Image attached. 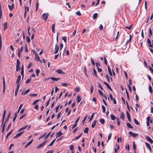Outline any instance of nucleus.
Instances as JSON below:
<instances>
[{"mask_svg": "<svg viewBox=\"0 0 153 153\" xmlns=\"http://www.w3.org/2000/svg\"><path fill=\"white\" fill-rule=\"evenodd\" d=\"M55 24H53L52 26V30L53 33H55Z\"/></svg>", "mask_w": 153, "mask_h": 153, "instance_id": "obj_23", "label": "nucleus"}, {"mask_svg": "<svg viewBox=\"0 0 153 153\" xmlns=\"http://www.w3.org/2000/svg\"><path fill=\"white\" fill-rule=\"evenodd\" d=\"M11 125H12V124H11V123H10V124H9V125L7 127V128L6 129V130L7 131H8L10 127L11 126Z\"/></svg>", "mask_w": 153, "mask_h": 153, "instance_id": "obj_55", "label": "nucleus"}, {"mask_svg": "<svg viewBox=\"0 0 153 153\" xmlns=\"http://www.w3.org/2000/svg\"><path fill=\"white\" fill-rule=\"evenodd\" d=\"M2 47V41L1 37V35H0V51H1Z\"/></svg>", "mask_w": 153, "mask_h": 153, "instance_id": "obj_35", "label": "nucleus"}, {"mask_svg": "<svg viewBox=\"0 0 153 153\" xmlns=\"http://www.w3.org/2000/svg\"><path fill=\"white\" fill-rule=\"evenodd\" d=\"M51 79L52 80H53L55 81H58V80L60 79V78H56L55 77H51Z\"/></svg>", "mask_w": 153, "mask_h": 153, "instance_id": "obj_25", "label": "nucleus"}, {"mask_svg": "<svg viewBox=\"0 0 153 153\" xmlns=\"http://www.w3.org/2000/svg\"><path fill=\"white\" fill-rule=\"evenodd\" d=\"M36 57H35V60L37 61H39L42 63V61L40 60L39 56L38 55L37 53H36Z\"/></svg>", "mask_w": 153, "mask_h": 153, "instance_id": "obj_7", "label": "nucleus"}, {"mask_svg": "<svg viewBox=\"0 0 153 153\" xmlns=\"http://www.w3.org/2000/svg\"><path fill=\"white\" fill-rule=\"evenodd\" d=\"M24 131H22L20 132L19 133H17L16 134L17 135V136L18 137L20 136L23 133Z\"/></svg>", "mask_w": 153, "mask_h": 153, "instance_id": "obj_54", "label": "nucleus"}, {"mask_svg": "<svg viewBox=\"0 0 153 153\" xmlns=\"http://www.w3.org/2000/svg\"><path fill=\"white\" fill-rule=\"evenodd\" d=\"M21 78V76L20 75H19L18 76L17 80H16V82L17 84V85H19L20 84H19V82Z\"/></svg>", "mask_w": 153, "mask_h": 153, "instance_id": "obj_4", "label": "nucleus"}, {"mask_svg": "<svg viewBox=\"0 0 153 153\" xmlns=\"http://www.w3.org/2000/svg\"><path fill=\"white\" fill-rule=\"evenodd\" d=\"M98 14L97 13H94L93 17V19H96L97 17Z\"/></svg>", "mask_w": 153, "mask_h": 153, "instance_id": "obj_30", "label": "nucleus"}, {"mask_svg": "<svg viewBox=\"0 0 153 153\" xmlns=\"http://www.w3.org/2000/svg\"><path fill=\"white\" fill-rule=\"evenodd\" d=\"M39 101V100H36L32 103L33 105H36Z\"/></svg>", "mask_w": 153, "mask_h": 153, "instance_id": "obj_53", "label": "nucleus"}, {"mask_svg": "<svg viewBox=\"0 0 153 153\" xmlns=\"http://www.w3.org/2000/svg\"><path fill=\"white\" fill-rule=\"evenodd\" d=\"M23 106V104H21L19 107V108L17 111V113H19L20 110L21 109V108H22V107Z\"/></svg>", "mask_w": 153, "mask_h": 153, "instance_id": "obj_44", "label": "nucleus"}, {"mask_svg": "<svg viewBox=\"0 0 153 153\" xmlns=\"http://www.w3.org/2000/svg\"><path fill=\"white\" fill-rule=\"evenodd\" d=\"M46 142L47 141H45L43 143L39 145L38 146L36 147V148H39L42 147L46 143Z\"/></svg>", "mask_w": 153, "mask_h": 153, "instance_id": "obj_8", "label": "nucleus"}, {"mask_svg": "<svg viewBox=\"0 0 153 153\" xmlns=\"http://www.w3.org/2000/svg\"><path fill=\"white\" fill-rule=\"evenodd\" d=\"M149 91L150 92L152 93V89L151 85H149Z\"/></svg>", "mask_w": 153, "mask_h": 153, "instance_id": "obj_50", "label": "nucleus"}, {"mask_svg": "<svg viewBox=\"0 0 153 153\" xmlns=\"http://www.w3.org/2000/svg\"><path fill=\"white\" fill-rule=\"evenodd\" d=\"M111 119L112 120H114L116 118L115 116L113 114H111L110 115Z\"/></svg>", "mask_w": 153, "mask_h": 153, "instance_id": "obj_36", "label": "nucleus"}, {"mask_svg": "<svg viewBox=\"0 0 153 153\" xmlns=\"http://www.w3.org/2000/svg\"><path fill=\"white\" fill-rule=\"evenodd\" d=\"M17 64L16 66H20V61L19 60V59H17L16 60Z\"/></svg>", "mask_w": 153, "mask_h": 153, "instance_id": "obj_41", "label": "nucleus"}, {"mask_svg": "<svg viewBox=\"0 0 153 153\" xmlns=\"http://www.w3.org/2000/svg\"><path fill=\"white\" fill-rule=\"evenodd\" d=\"M133 148L134 150H135L136 149V146L134 142L133 143Z\"/></svg>", "mask_w": 153, "mask_h": 153, "instance_id": "obj_48", "label": "nucleus"}, {"mask_svg": "<svg viewBox=\"0 0 153 153\" xmlns=\"http://www.w3.org/2000/svg\"><path fill=\"white\" fill-rule=\"evenodd\" d=\"M120 149V146L119 145H118L117 147V148L115 149L114 152L115 153H117V150H119Z\"/></svg>", "mask_w": 153, "mask_h": 153, "instance_id": "obj_49", "label": "nucleus"}, {"mask_svg": "<svg viewBox=\"0 0 153 153\" xmlns=\"http://www.w3.org/2000/svg\"><path fill=\"white\" fill-rule=\"evenodd\" d=\"M94 90V87L92 84L91 85V93H92L93 92Z\"/></svg>", "mask_w": 153, "mask_h": 153, "instance_id": "obj_61", "label": "nucleus"}, {"mask_svg": "<svg viewBox=\"0 0 153 153\" xmlns=\"http://www.w3.org/2000/svg\"><path fill=\"white\" fill-rule=\"evenodd\" d=\"M126 113L127 116L128 120L129 122H131V117H130V114L128 111H126Z\"/></svg>", "mask_w": 153, "mask_h": 153, "instance_id": "obj_12", "label": "nucleus"}, {"mask_svg": "<svg viewBox=\"0 0 153 153\" xmlns=\"http://www.w3.org/2000/svg\"><path fill=\"white\" fill-rule=\"evenodd\" d=\"M31 80V78H29V79H27V80H26L25 82L26 84H28V83H29V82H30Z\"/></svg>", "mask_w": 153, "mask_h": 153, "instance_id": "obj_57", "label": "nucleus"}, {"mask_svg": "<svg viewBox=\"0 0 153 153\" xmlns=\"http://www.w3.org/2000/svg\"><path fill=\"white\" fill-rule=\"evenodd\" d=\"M149 37L150 38L151 37V36L152 35V30L151 28H149Z\"/></svg>", "mask_w": 153, "mask_h": 153, "instance_id": "obj_24", "label": "nucleus"}, {"mask_svg": "<svg viewBox=\"0 0 153 153\" xmlns=\"http://www.w3.org/2000/svg\"><path fill=\"white\" fill-rule=\"evenodd\" d=\"M128 134L130 135H131L133 137H136L137 136V134L133 133L131 131H130L128 132Z\"/></svg>", "mask_w": 153, "mask_h": 153, "instance_id": "obj_2", "label": "nucleus"}, {"mask_svg": "<svg viewBox=\"0 0 153 153\" xmlns=\"http://www.w3.org/2000/svg\"><path fill=\"white\" fill-rule=\"evenodd\" d=\"M80 88L78 87H76L75 88V91L76 92H79V91Z\"/></svg>", "mask_w": 153, "mask_h": 153, "instance_id": "obj_63", "label": "nucleus"}, {"mask_svg": "<svg viewBox=\"0 0 153 153\" xmlns=\"http://www.w3.org/2000/svg\"><path fill=\"white\" fill-rule=\"evenodd\" d=\"M8 27L7 22L4 23V30H5Z\"/></svg>", "mask_w": 153, "mask_h": 153, "instance_id": "obj_13", "label": "nucleus"}, {"mask_svg": "<svg viewBox=\"0 0 153 153\" xmlns=\"http://www.w3.org/2000/svg\"><path fill=\"white\" fill-rule=\"evenodd\" d=\"M5 117V114H3V117H2V121L1 125H2L3 123H4V120Z\"/></svg>", "mask_w": 153, "mask_h": 153, "instance_id": "obj_52", "label": "nucleus"}, {"mask_svg": "<svg viewBox=\"0 0 153 153\" xmlns=\"http://www.w3.org/2000/svg\"><path fill=\"white\" fill-rule=\"evenodd\" d=\"M62 39L64 40L65 42H67V38L66 36H64L62 37Z\"/></svg>", "mask_w": 153, "mask_h": 153, "instance_id": "obj_46", "label": "nucleus"}, {"mask_svg": "<svg viewBox=\"0 0 153 153\" xmlns=\"http://www.w3.org/2000/svg\"><path fill=\"white\" fill-rule=\"evenodd\" d=\"M27 126H28V125H25L24 127L20 128V129H19L18 131H22V130H23L24 129H26L27 127Z\"/></svg>", "mask_w": 153, "mask_h": 153, "instance_id": "obj_22", "label": "nucleus"}, {"mask_svg": "<svg viewBox=\"0 0 153 153\" xmlns=\"http://www.w3.org/2000/svg\"><path fill=\"white\" fill-rule=\"evenodd\" d=\"M102 112L103 113H105V110H106V108H105V106L103 105H102Z\"/></svg>", "mask_w": 153, "mask_h": 153, "instance_id": "obj_33", "label": "nucleus"}, {"mask_svg": "<svg viewBox=\"0 0 153 153\" xmlns=\"http://www.w3.org/2000/svg\"><path fill=\"white\" fill-rule=\"evenodd\" d=\"M94 73H93V74H94L95 76H96V77H97V71L94 68L93 69Z\"/></svg>", "mask_w": 153, "mask_h": 153, "instance_id": "obj_42", "label": "nucleus"}, {"mask_svg": "<svg viewBox=\"0 0 153 153\" xmlns=\"http://www.w3.org/2000/svg\"><path fill=\"white\" fill-rule=\"evenodd\" d=\"M46 134H47L46 133H45L41 135L40 136V137H39V139H40L41 138H44L45 136L46 135Z\"/></svg>", "mask_w": 153, "mask_h": 153, "instance_id": "obj_34", "label": "nucleus"}, {"mask_svg": "<svg viewBox=\"0 0 153 153\" xmlns=\"http://www.w3.org/2000/svg\"><path fill=\"white\" fill-rule=\"evenodd\" d=\"M80 117H78L75 122V124L72 127V129H73L77 125V123L79 121Z\"/></svg>", "mask_w": 153, "mask_h": 153, "instance_id": "obj_3", "label": "nucleus"}, {"mask_svg": "<svg viewBox=\"0 0 153 153\" xmlns=\"http://www.w3.org/2000/svg\"><path fill=\"white\" fill-rule=\"evenodd\" d=\"M76 14L77 15L80 16L81 15V13L79 11H77L76 12Z\"/></svg>", "mask_w": 153, "mask_h": 153, "instance_id": "obj_64", "label": "nucleus"}, {"mask_svg": "<svg viewBox=\"0 0 153 153\" xmlns=\"http://www.w3.org/2000/svg\"><path fill=\"white\" fill-rule=\"evenodd\" d=\"M55 71L59 74H65V73L61 69H58Z\"/></svg>", "mask_w": 153, "mask_h": 153, "instance_id": "obj_9", "label": "nucleus"}, {"mask_svg": "<svg viewBox=\"0 0 153 153\" xmlns=\"http://www.w3.org/2000/svg\"><path fill=\"white\" fill-rule=\"evenodd\" d=\"M62 134L61 131L57 132L56 134V138L60 137Z\"/></svg>", "mask_w": 153, "mask_h": 153, "instance_id": "obj_11", "label": "nucleus"}, {"mask_svg": "<svg viewBox=\"0 0 153 153\" xmlns=\"http://www.w3.org/2000/svg\"><path fill=\"white\" fill-rule=\"evenodd\" d=\"M51 133V132H50L48 133V134L47 135H46V136H45V140L50 135Z\"/></svg>", "mask_w": 153, "mask_h": 153, "instance_id": "obj_62", "label": "nucleus"}, {"mask_svg": "<svg viewBox=\"0 0 153 153\" xmlns=\"http://www.w3.org/2000/svg\"><path fill=\"white\" fill-rule=\"evenodd\" d=\"M49 16V14L48 13H44L42 15V18L43 20L46 21Z\"/></svg>", "mask_w": 153, "mask_h": 153, "instance_id": "obj_1", "label": "nucleus"}, {"mask_svg": "<svg viewBox=\"0 0 153 153\" xmlns=\"http://www.w3.org/2000/svg\"><path fill=\"white\" fill-rule=\"evenodd\" d=\"M20 86L19 85H17V87L16 88V90H15V96H16L17 94V93L18 92V91L19 90V88Z\"/></svg>", "mask_w": 153, "mask_h": 153, "instance_id": "obj_16", "label": "nucleus"}, {"mask_svg": "<svg viewBox=\"0 0 153 153\" xmlns=\"http://www.w3.org/2000/svg\"><path fill=\"white\" fill-rule=\"evenodd\" d=\"M120 118L122 119L123 120H124V114L122 112H121L120 113Z\"/></svg>", "mask_w": 153, "mask_h": 153, "instance_id": "obj_27", "label": "nucleus"}, {"mask_svg": "<svg viewBox=\"0 0 153 153\" xmlns=\"http://www.w3.org/2000/svg\"><path fill=\"white\" fill-rule=\"evenodd\" d=\"M146 139L149 142L151 140V138L148 136H146L145 137Z\"/></svg>", "mask_w": 153, "mask_h": 153, "instance_id": "obj_45", "label": "nucleus"}, {"mask_svg": "<svg viewBox=\"0 0 153 153\" xmlns=\"http://www.w3.org/2000/svg\"><path fill=\"white\" fill-rule=\"evenodd\" d=\"M147 42L149 44V47H150V48H152L153 47V46H152V45H151V41L149 39H147Z\"/></svg>", "mask_w": 153, "mask_h": 153, "instance_id": "obj_15", "label": "nucleus"}, {"mask_svg": "<svg viewBox=\"0 0 153 153\" xmlns=\"http://www.w3.org/2000/svg\"><path fill=\"white\" fill-rule=\"evenodd\" d=\"M39 3L38 2V0H37L36 3V12L37 11L38 8V7H39Z\"/></svg>", "mask_w": 153, "mask_h": 153, "instance_id": "obj_21", "label": "nucleus"}, {"mask_svg": "<svg viewBox=\"0 0 153 153\" xmlns=\"http://www.w3.org/2000/svg\"><path fill=\"white\" fill-rule=\"evenodd\" d=\"M8 7L9 9L10 10H13V4H12L11 5H8Z\"/></svg>", "mask_w": 153, "mask_h": 153, "instance_id": "obj_37", "label": "nucleus"}, {"mask_svg": "<svg viewBox=\"0 0 153 153\" xmlns=\"http://www.w3.org/2000/svg\"><path fill=\"white\" fill-rule=\"evenodd\" d=\"M126 125L127 127L128 128H134V127L133 126H132L130 123H126Z\"/></svg>", "mask_w": 153, "mask_h": 153, "instance_id": "obj_18", "label": "nucleus"}, {"mask_svg": "<svg viewBox=\"0 0 153 153\" xmlns=\"http://www.w3.org/2000/svg\"><path fill=\"white\" fill-rule=\"evenodd\" d=\"M56 140V138L53 140L51 143L49 145H48V147L49 146H52L53 145V143L55 142V141Z\"/></svg>", "mask_w": 153, "mask_h": 153, "instance_id": "obj_26", "label": "nucleus"}, {"mask_svg": "<svg viewBox=\"0 0 153 153\" xmlns=\"http://www.w3.org/2000/svg\"><path fill=\"white\" fill-rule=\"evenodd\" d=\"M3 93H4L5 90V80L4 76L3 77Z\"/></svg>", "mask_w": 153, "mask_h": 153, "instance_id": "obj_5", "label": "nucleus"}, {"mask_svg": "<svg viewBox=\"0 0 153 153\" xmlns=\"http://www.w3.org/2000/svg\"><path fill=\"white\" fill-rule=\"evenodd\" d=\"M40 72V71L39 69H36V74L37 76L38 75Z\"/></svg>", "mask_w": 153, "mask_h": 153, "instance_id": "obj_58", "label": "nucleus"}, {"mask_svg": "<svg viewBox=\"0 0 153 153\" xmlns=\"http://www.w3.org/2000/svg\"><path fill=\"white\" fill-rule=\"evenodd\" d=\"M69 147L70 150L71 151L74 150L73 149H74V146L73 145H70Z\"/></svg>", "mask_w": 153, "mask_h": 153, "instance_id": "obj_47", "label": "nucleus"}, {"mask_svg": "<svg viewBox=\"0 0 153 153\" xmlns=\"http://www.w3.org/2000/svg\"><path fill=\"white\" fill-rule=\"evenodd\" d=\"M105 120L104 119H101L100 120V122L102 124H103L105 122Z\"/></svg>", "mask_w": 153, "mask_h": 153, "instance_id": "obj_43", "label": "nucleus"}, {"mask_svg": "<svg viewBox=\"0 0 153 153\" xmlns=\"http://www.w3.org/2000/svg\"><path fill=\"white\" fill-rule=\"evenodd\" d=\"M26 41L27 43H29L30 42V38L28 36L26 37Z\"/></svg>", "mask_w": 153, "mask_h": 153, "instance_id": "obj_38", "label": "nucleus"}, {"mask_svg": "<svg viewBox=\"0 0 153 153\" xmlns=\"http://www.w3.org/2000/svg\"><path fill=\"white\" fill-rule=\"evenodd\" d=\"M88 130H89V129H88V128L87 127H86L85 128V129L84 131V133H86L87 134L88 133Z\"/></svg>", "mask_w": 153, "mask_h": 153, "instance_id": "obj_31", "label": "nucleus"}, {"mask_svg": "<svg viewBox=\"0 0 153 153\" xmlns=\"http://www.w3.org/2000/svg\"><path fill=\"white\" fill-rule=\"evenodd\" d=\"M111 135H112V134L111 133H110L109 135H108V141H107V142H108V140L111 139Z\"/></svg>", "mask_w": 153, "mask_h": 153, "instance_id": "obj_56", "label": "nucleus"}, {"mask_svg": "<svg viewBox=\"0 0 153 153\" xmlns=\"http://www.w3.org/2000/svg\"><path fill=\"white\" fill-rule=\"evenodd\" d=\"M13 131V130H11L10 131L8 132L7 134L6 137V139H7L8 137L10 135L11 133H12V132Z\"/></svg>", "mask_w": 153, "mask_h": 153, "instance_id": "obj_39", "label": "nucleus"}, {"mask_svg": "<svg viewBox=\"0 0 153 153\" xmlns=\"http://www.w3.org/2000/svg\"><path fill=\"white\" fill-rule=\"evenodd\" d=\"M10 115H11V112H9V114H8V115L7 117V118H6L5 121L4 122V123H5L6 122H7V121H8V120H9V117H10Z\"/></svg>", "mask_w": 153, "mask_h": 153, "instance_id": "obj_17", "label": "nucleus"}, {"mask_svg": "<svg viewBox=\"0 0 153 153\" xmlns=\"http://www.w3.org/2000/svg\"><path fill=\"white\" fill-rule=\"evenodd\" d=\"M119 33H120L119 31H118L117 32V36L116 37L115 39V40L116 41H117V39L118 37L119 36Z\"/></svg>", "mask_w": 153, "mask_h": 153, "instance_id": "obj_51", "label": "nucleus"}, {"mask_svg": "<svg viewBox=\"0 0 153 153\" xmlns=\"http://www.w3.org/2000/svg\"><path fill=\"white\" fill-rule=\"evenodd\" d=\"M145 144L146 146V147L149 150L150 152H152V149L150 147L149 144L147 142H145Z\"/></svg>", "mask_w": 153, "mask_h": 153, "instance_id": "obj_6", "label": "nucleus"}, {"mask_svg": "<svg viewBox=\"0 0 153 153\" xmlns=\"http://www.w3.org/2000/svg\"><path fill=\"white\" fill-rule=\"evenodd\" d=\"M134 123L137 125H139L140 124V123L137 121L136 119H134Z\"/></svg>", "mask_w": 153, "mask_h": 153, "instance_id": "obj_40", "label": "nucleus"}, {"mask_svg": "<svg viewBox=\"0 0 153 153\" xmlns=\"http://www.w3.org/2000/svg\"><path fill=\"white\" fill-rule=\"evenodd\" d=\"M103 83L106 85L108 88L112 91L111 88V87L109 85L107 82H103Z\"/></svg>", "mask_w": 153, "mask_h": 153, "instance_id": "obj_10", "label": "nucleus"}, {"mask_svg": "<svg viewBox=\"0 0 153 153\" xmlns=\"http://www.w3.org/2000/svg\"><path fill=\"white\" fill-rule=\"evenodd\" d=\"M130 37L129 39L127 40L126 44L127 45V44H128L131 41V39L132 38V37L131 36V35H129Z\"/></svg>", "mask_w": 153, "mask_h": 153, "instance_id": "obj_28", "label": "nucleus"}, {"mask_svg": "<svg viewBox=\"0 0 153 153\" xmlns=\"http://www.w3.org/2000/svg\"><path fill=\"white\" fill-rule=\"evenodd\" d=\"M81 99L80 96L78 95L77 97V101L78 103H79L81 100Z\"/></svg>", "mask_w": 153, "mask_h": 153, "instance_id": "obj_19", "label": "nucleus"}, {"mask_svg": "<svg viewBox=\"0 0 153 153\" xmlns=\"http://www.w3.org/2000/svg\"><path fill=\"white\" fill-rule=\"evenodd\" d=\"M55 49V53L56 54L58 53L59 49V46L58 45H57L56 44V45Z\"/></svg>", "mask_w": 153, "mask_h": 153, "instance_id": "obj_14", "label": "nucleus"}, {"mask_svg": "<svg viewBox=\"0 0 153 153\" xmlns=\"http://www.w3.org/2000/svg\"><path fill=\"white\" fill-rule=\"evenodd\" d=\"M30 91V90L29 89H28L25 92H24V95H25L27 94L29 91Z\"/></svg>", "mask_w": 153, "mask_h": 153, "instance_id": "obj_59", "label": "nucleus"}, {"mask_svg": "<svg viewBox=\"0 0 153 153\" xmlns=\"http://www.w3.org/2000/svg\"><path fill=\"white\" fill-rule=\"evenodd\" d=\"M25 11H26V12H27V11L29 12V8L28 7V6H25Z\"/></svg>", "mask_w": 153, "mask_h": 153, "instance_id": "obj_60", "label": "nucleus"}, {"mask_svg": "<svg viewBox=\"0 0 153 153\" xmlns=\"http://www.w3.org/2000/svg\"><path fill=\"white\" fill-rule=\"evenodd\" d=\"M96 122H97V121L96 120H94V121L93 123L92 124L91 126V127L92 128H94L95 127V126L96 124Z\"/></svg>", "mask_w": 153, "mask_h": 153, "instance_id": "obj_32", "label": "nucleus"}, {"mask_svg": "<svg viewBox=\"0 0 153 153\" xmlns=\"http://www.w3.org/2000/svg\"><path fill=\"white\" fill-rule=\"evenodd\" d=\"M108 72H109V73L111 77H112V72H111V70L109 66H108Z\"/></svg>", "mask_w": 153, "mask_h": 153, "instance_id": "obj_20", "label": "nucleus"}, {"mask_svg": "<svg viewBox=\"0 0 153 153\" xmlns=\"http://www.w3.org/2000/svg\"><path fill=\"white\" fill-rule=\"evenodd\" d=\"M5 125V123H3L2 124V125H1V126H2V133L3 132L4 130Z\"/></svg>", "mask_w": 153, "mask_h": 153, "instance_id": "obj_29", "label": "nucleus"}]
</instances>
